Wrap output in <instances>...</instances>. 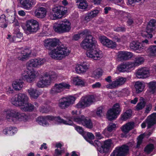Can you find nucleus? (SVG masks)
I'll return each instance as SVG.
<instances>
[{
	"label": "nucleus",
	"instance_id": "f257e3e1",
	"mask_svg": "<svg viewBox=\"0 0 156 156\" xmlns=\"http://www.w3.org/2000/svg\"><path fill=\"white\" fill-rule=\"evenodd\" d=\"M87 30L83 32V34L85 36L86 38L81 42V46L85 49L88 50L86 55L88 57L95 60H99L102 57L101 51L95 48L96 41L93 40V37Z\"/></svg>",
	"mask_w": 156,
	"mask_h": 156
},
{
	"label": "nucleus",
	"instance_id": "f03ea898",
	"mask_svg": "<svg viewBox=\"0 0 156 156\" xmlns=\"http://www.w3.org/2000/svg\"><path fill=\"white\" fill-rule=\"evenodd\" d=\"M5 112L6 118L9 122L14 123L18 121L26 122L29 119L28 115L26 114L16 110L8 109Z\"/></svg>",
	"mask_w": 156,
	"mask_h": 156
},
{
	"label": "nucleus",
	"instance_id": "7ed1b4c3",
	"mask_svg": "<svg viewBox=\"0 0 156 156\" xmlns=\"http://www.w3.org/2000/svg\"><path fill=\"white\" fill-rule=\"evenodd\" d=\"M70 53V51L67 48L58 46L51 50L49 54L52 58L61 59L68 56Z\"/></svg>",
	"mask_w": 156,
	"mask_h": 156
},
{
	"label": "nucleus",
	"instance_id": "20e7f679",
	"mask_svg": "<svg viewBox=\"0 0 156 156\" xmlns=\"http://www.w3.org/2000/svg\"><path fill=\"white\" fill-rule=\"evenodd\" d=\"M53 28L56 32L59 33L68 32L71 29V23L67 20H64L59 23H55Z\"/></svg>",
	"mask_w": 156,
	"mask_h": 156
},
{
	"label": "nucleus",
	"instance_id": "39448f33",
	"mask_svg": "<svg viewBox=\"0 0 156 156\" xmlns=\"http://www.w3.org/2000/svg\"><path fill=\"white\" fill-rule=\"evenodd\" d=\"M51 11L49 14V17L52 20L61 18L67 12L66 9L62 6H54L52 8Z\"/></svg>",
	"mask_w": 156,
	"mask_h": 156
},
{
	"label": "nucleus",
	"instance_id": "423d86ee",
	"mask_svg": "<svg viewBox=\"0 0 156 156\" xmlns=\"http://www.w3.org/2000/svg\"><path fill=\"white\" fill-rule=\"evenodd\" d=\"M29 99L28 96L25 94L19 93L15 95L11 100V102L16 106L21 107Z\"/></svg>",
	"mask_w": 156,
	"mask_h": 156
},
{
	"label": "nucleus",
	"instance_id": "0eeeda50",
	"mask_svg": "<svg viewBox=\"0 0 156 156\" xmlns=\"http://www.w3.org/2000/svg\"><path fill=\"white\" fill-rule=\"evenodd\" d=\"M96 101L95 98L93 95H88L82 97L76 105L78 108H85L89 107Z\"/></svg>",
	"mask_w": 156,
	"mask_h": 156
},
{
	"label": "nucleus",
	"instance_id": "6e6552de",
	"mask_svg": "<svg viewBox=\"0 0 156 156\" xmlns=\"http://www.w3.org/2000/svg\"><path fill=\"white\" fill-rule=\"evenodd\" d=\"M145 122L147 124V128L149 129L147 135L150 136L156 127L154 125L156 123V113H153L148 116L145 120Z\"/></svg>",
	"mask_w": 156,
	"mask_h": 156
},
{
	"label": "nucleus",
	"instance_id": "1a4fd4ad",
	"mask_svg": "<svg viewBox=\"0 0 156 156\" xmlns=\"http://www.w3.org/2000/svg\"><path fill=\"white\" fill-rule=\"evenodd\" d=\"M120 112L119 105L116 103L114 105L112 108L108 111L107 114V118L110 121L113 120L117 118Z\"/></svg>",
	"mask_w": 156,
	"mask_h": 156
},
{
	"label": "nucleus",
	"instance_id": "9d476101",
	"mask_svg": "<svg viewBox=\"0 0 156 156\" xmlns=\"http://www.w3.org/2000/svg\"><path fill=\"white\" fill-rule=\"evenodd\" d=\"M76 98L73 96H69L63 97L60 100L58 106L62 109H65L73 104Z\"/></svg>",
	"mask_w": 156,
	"mask_h": 156
},
{
	"label": "nucleus",
	"instance_id": "9b49d317",
	"mask_svg": "<svg viewBox=\"0 0 156 156\" xmlns=\"http://www.w3.org/2000/svg\"><path fill=\"white\" fill-rule=\"evenodd\" d=\"M27 30L30 34L36 33L39 29V24L36 20L31 19L26 22V24Z\"/></svg>",
	"mask_w": 156,
	"mask_h": 156
},
{
	"label": "nucleus",
	"instance_id": "f8f14e48",
	"mask_svg": "<svg viewBox=\"0 0 156 156\" xmlns=\"http://www.w3.org/2000/svg\"><path fill=\"white\" fill-rule=\"evenodd\" d=\"M70 85L64 82L55 83L51 88L50 93L54 95L62 91L65 89H69Z\"/></svg>",
	"mask_w": 156,
	"mask_h": 156
},
{
	"label": "nucleus",
	"instance_id": "ddd939ff",
	"mask_svg": "<svg viewBox=\"0 0 156 156\" xmlns=\"http://www.w3.org/2000/svg\"><path fill=\"white\" fill-rule=\"evenodd\" d=\"M37 75V72L34 70L29 71H24L21 74V77L24 80L31 83L34 81Z\"/></svg>",
	"mask_w": 156,
	"mask_h": 156
},
{
	"label": "nucleus",
	"instance_id": "4468645a",
	"mask_svg": "<svg viewBox=\"0 0 156 156\" xmlns=\"http://www.w3.org/2000/svg\"><path fill=\"white\" fill-rule=\"evenodd\" d=\"M45 62V59L43 58L31 59L27 62V67L39 68L43 65Z\"/></svg>",
	"mask_w": 156,
	"mask_h": 156
},
{
	"label": "nucleus",
	"instance_id": "2eb2a0df",
	"mask_svg": "<svg viewBox=\"0 0 156 156\" xmlns=\"http://www.w3.org/2000/svg\"><path fill=\"white\" fill-rule=\"evenodd\" d=\"M126 81V78L122 77H119L112 83L106 85V87L108 89H113L124 84Z\"/></svg>",
	"mask_w": 156,
	"mask_h": 156
},
{
	"label": "nucleus",
	"instance_id": "dca6fc26",
	"mask_svg": "<svg viewBox=\"0 0 156 156\" xmlns=\"http://www.w3.org/2000/svg\"><path fill=\"white\" fill-rule=\"evenodd\" d=\"M51 83V80L47 76H45V73L43 76L37 83V86L39 88H43L47 87Z\"/></svg>",
	"mask_w": 156,
	"mask_h": 156
},
{
	"label": "nucleus",
	"instance_id": "f3484780",
	"mask_svg": "<svg viewBox=\"0 0 156 156\" xmlns=\"http://www.w3.org/2000/svg\"><path fill=\"white\" fill-rule=\"evenodd\" d=\"M129 147H117L114 151L115 156H126L129 153Z\"/></svg>",
	"mask_w": 156,
	"mask_h": 156
},
{
	"label": "nucleus",
	"instance_id": "a211bd4d",
	"mask_svg": "<svg viewBox=\"0 0 156 156\" xmlns=\"http://www.w3.org/2000/svg\"><path fill=\"white\" fill-rule=\"evenodd\" d=\"M149 70L146 68H142L138 69L136 72L137 77L140 79L145 78L149 76Z\"/></svg>",
	"mask_w": 156,
	"mask_h": 156
},
{
	"label": "nucleus",
	"instance_id": "6ab92c4d",
	"mask_svg": "<svg viewBox=\"0 0 156 156\" xmlns=\"http://www.w3.org/2000/svg\"><path fill=\"white\" fill-rule=\"evenodd\" d=\"M31 53V51L27 48L22 49L20 53L19 56L18 57L19 60L22 61L27 60Z\"/></svg>",
	"mask_w": 156,
	"mask_h": 156
},
{
	"label": "nucleus",
	"instance_id": "aec40b11",
	"mask_svg": "<svg viewBox=\"0 0 156 156\" xmlns=\"http://www.w3.org/2000/svg\"><path fill=\"white\" fill-rule=\"evenodd\" d=\"M130 47L131 49L135 51L139 50L140 51L146 48V46L144 44L134 41H132L130 44Z\"/></svg>",
	"mask_w": 156,
	"mask_h": 156
},
{
	"label": "nucleus",
	"instance_id": "412c9836",
	"mask_svg": "<svg viewBox=\"0 0 156 156\" xmlns=\"http://www.w3.org/2000/svg\"><path fill=\"white\" fill-rule=\"evenodd\" d=\"M36 108L34 105L27 102L20 107L21 110L25 112H31Z\"/></svg>",
	"mask_w": 156,
	"mask_h": 156
},
{
	"label": "nucleus",
	"instance_id": "4be33fe9",
	"mask_svg": "<svg viewBox=\"0 0 156 156\" xmlns=\"http://www.w3.org/2000/svg\"><path fill=\"white\" fill-rule=\"evenodd\" d=\"M89 67V65L86 63H83L75 67V70L78 73H83L87 71Z\"/></svg>",
	"mask_w": 156,
	"mask_h": 156
},
{
	"label": "nucleus",
	"instance_id": "5701e85b",
	"mask_svg": "<svg viewBox=\"0 0 156 156\" xmlns=\"http://www.w3.org/2000/svg\"><path fill=\"white\" fill-rule=\"evenodd\" d=\"M30 98L37 99L40 95L41 93L38 90L32 87H30L27 90Z\"/></svg>",
	"mask_w": 156,
	"mask_h": 156
},
{
	"label": "nucleus",
	"instance_id": "b1692460",
	"mask_svg": "<svg viewBox=\"0 0 156 156\" xmlns=\"http://www.w3.org/2000/svg\"><path fill=\"white\" fill-rule=\"evenodd\" d=\"M134 125L135 124L134 122H128L122 126L121 127V129L122 132L125 134H126L134 128Z\"/></svg>",
	"mask_w": 156,
	"mask_h": 156
},
{
	"label": "nucleus",
	"instance_id": "393cba45",
	"mask_svg": "<svg viewBox=\"0 0 156 156\" xmlns=\"http://www.w3.org/2000/svg\"><path fill=\"white\" fill-rule=\"evenodd\" d=\"M130 64L131 62H130L123 63L118 66L117 68L118 70L121 72L127 71L128 70L132 68Z\"/></svg>",
	"mask_w": 156,
	"mask_h": 156
},
{
	"label": "nucleus",
	"instance_id": "a878e982",
	"mask_svg": "<svg viewBox=\"0 0 156 156\" xmlns=\"http://www.w3.org/2000/svg\"><path fill=\"white\" fill-rule=\"evenodd\" d=\"M47 11L45 8L40 7L36 9L35 11V16L38 18H42L46 15Z\"/></svg>",
	"mask_w": 156,
	"mask_h": 156
},
{
	"label": "nucleus",
	"instance_id": "bb28decb",
	"mask_svg": "<svg viewBox=\"0 0 156 156\" xmlns=\"http://www.w3.org/2000/svg\"><path fill=\"white\" fill-rule=\"evenodd\" d=\"M132 53L126 51H120L118 55V58L120 60H127L130 58L132 56Z\"/></svg>",
	"mask_w": 156,
	"mask_h": 156
},
{
	"label": "nucleus",
	"instance_id": "cd10ccee",
	"mask_svg": "<svg viewBox=\"0 0 156 156\" xmlns=\"http://www.w3.org/2000/svg\"><path fill=\"white\" fill-rule=\"evenodd\" d=\"M156 28V20L154 19L151 20L147 24L146 31L148 33L153 32Z\"/></svg>",
	"mask_w": 156,
	"mask_h": 156
},
{
	"label": "nucleus",
	"instance_id": "c85d7f7f",
	"mask_svg": "<svg viewBox=\"0 0 156 156\" xmlns=\"http://www.w3.org/2000/svg\"><path fill=\"white\" fill-rule=\"evenodd\" d=\"M64 117L67 119V121H66L63 119H61L59 116L55 117V121L60 123H63L66 125H72L73 122L72 121L70 120L68 118L69 117L66 116H64Z\"/></svg>",
	"mask_w": 156,
	"mask_h": 156
},
{
	"label": "nucleus",
	"instance_id": "c756f323",
	"mask_svg": "<svg viewBox=\"0 0 156 156\" xmlns=\"http://www.w3.org/2000/svg\"><path fill=\"white\" fill-rule=\"evenodd\" d=\"M17 129L15 127H10L4 129L3 133L6 135L12 136L17 131Z\"/></svg>",
	"mask_w": 156,
	"mask_h": 156
},
{
	"label": "nucleus",
	"instance_id": "7c9ffc66",
	"mask_svg": "<svg viewBox=\"0 0 156 156\" xmlns=\"http://www.w3.org/2000/svg\"><path fill=\"white\" fill-rule=\"evenodd\" d=\"M85 117L83 115H81L80 116H73L72 117L69 116L68 118L70 119V120H73L75 122H76L79 124H82L83 122V120Z\"/></svg>",
	"mask_w": 156,
	"mask_h": 156
},
{
	"label": "nucleus",
	"instance_id": "2f4dec72",
	"mask_svg": "<svg viewBox=\"0 0 156 156\" xmlns=\"http://www.w3.org/2000/svg\"><path fill=\"white\" fill-rule=\"evenodd\" d=\"M144 59L143 57H138L135 58L133 62H131V65L132 68L135 66H139L142 64L144 62Z\"/></svg>",
	"mask_w": 156,
	"mask_h": 156
},
{
	"label": "nucleus",
	"instance_id": "473e14b6",
	"mask_svg": "<svg viewBox=\"0 0 156 156\" xmlns=\"http://www.w3.org/2000/svg\"><path fill=\"white\" fill-rule=\"evenodd\" d=\"M23 82L20 80H16L13 82L12 86L14 89L16 90H20L23 86Z\"/></svg>",
	"mask_w": 156,
	"mask_h": 156
},
{
	"label": "nucleus",
	"instance_id": "72a5a7b5",
	"mask_svg": "<svg viewBox=\"0 0 156 156\" xmlns=\"http://www.w3.org/2000/svg\"><path fill=\"white\" fill-rule=\"evenodd\" d=\"M147 52L150 56H156V45L150 46L147 49Z\"/></svg>",
	"mask_w": 156,
	"mask_h": 156
},
{
	"label": "nucleus",
	"instance_id": "f704fd0d",
	"mask_svg": "<svg viewBox=\"0 0 156 156\" xmlns=\"http://www.w3.org/2000/svg\"><path fill=\"white\" fill-rule=\"evenodd\" d=\"M135 87L137 93H140L142 92L144 87V86L142 83L140 81L136 82L135 85Z\"/></svg>",
	"mask_w": 156,
	"mask_h": 156
},
{
	"label": "nucleus",
	"instance_id": "c9c22d12",
	"mask_svg": "<svg viewBox=\"0 0 156 156\" xmlns=\"http://www.w3.org/2000/svg\"><path fill=\"white\" fill-rule=\"evenodd\" d=\"M149 91L151 94H153L156 92V82L152 81L148 84Z\"/></svg>",
	"mask_w": 156,
	"mask_h": 156
},
{
	"label": "nucleus",
	"instance_id": "e433bc0d",
	"mask_svg": "<svg viewBox=\"0 0 156 156\" xmlns=\"http://www.w3.org/2000/svg\"><path fill=\"white\" fill-rule=\"evenodd\" d=\"M73 83L76 85L84 86L85 82L83 80L79 77H74L72 79Z\"/></svg>",
	"mask_w": 156,
	"mask_h": 156
},
{
	"label": "nucleus",
	"instance_id": "4c0bfd02",
	"mask_svg": "<svg viewBox=\"0 0 156 156\" xmlns=\"http://www.w3.org/2000/svg\"><path fill=\"white\" fill-rule=\"evenodd\" d=\"M66 153V151L64 148L62 147H57L55 150L54 156H61Z\"/></svg>",
	"mask_w": 156,
	"mask_h": 156
},
{
	"label": "nucleus",
	"instance_id": "58836bf2",
	"mask_svg": "<svg viewBox=\"0 0 156 156\" xmlns=\"http://www.w3.org/2000/svg\"><path fill=\"white\" fill-rule=\"evenodd\" d=\"M20 3L25 9H28L31 7L29 0H20Z\"/></svg>",
	"mask_w": 156,
	"mask_h": 156
},
{
	"label": "nucleus",
	"instance_id": "ea45409f",
	"mask_svg": "<svg viewBox=\"0 0 156 156\" xmlns=\"http://www.w3.org/2000/svg\"><path fill=\"white\" fill-rule=\"evenodd\" d=\"M83 137L89 143L90 140L94 139V136L93 134L91 133L85 132L83 134Z\"/></svg>",
	"mask_w": 156,
	"mask_h": 156
},
{
	"label": "nucleus",
	"instance_id": "a19ab883",
	"mask_svg": "<svg viewBox=\"0 0 156 156\" xmlns=\"http://www.w3.org/2000/svg\"><path fill=\"white\" fill-rule=\"evenodd\" d=\"M45 76H47L50 80L51 81L52 80H55L57 77V75L54 72L50 71L45 73Z\"/></svg>",
	"mask_w": 156,
	"mask_h": 156
},
{
	"label": "nucleus",
	"instance_id": "79ce46f5",
	"mask_svg": "<svg viewBox=\"0 0 156 156\" xmlns=\"http://www.w3.org/2000/svg\"><path fill=\"white\" fill-rule=\"evenodd\" d=\"M140 102L137 104L136 106V109L137 111L141 110L145 105L146 103L143 98H140Z\"/></svg>",
	"mask_w": 156,
	"mask_h": 156
},
{
	"label": "nucleus",
	"instance_id": "37998d69",
	"mask_svg": "<svg viewBox=\"0 0 156 156\" xmlns=\"http://www.w3.org/2000/svg\"><path fill=\"white\" fill-rule=\"evenodd\" d=\"M132 114V110L130 109L127 110L121 115V119L123 120H126L129 118Z\"/></svg>",
	"mask_w": 156,
	"mask_h": 156
},
{
	"label": "nucleus",
	"instance_id": "c03bdc74",
	"mask_svg": "<svg viewBox=\"0 0 156 156\" xmlns=\"http://www.w3.org/2000/svg\"><path fill=\"white\" fill-rule=\"evenodd\" d=\"M37 122L40 125L43 126H47L48 123L46 121L45 116H41L38 118Z\"/></svg>",
	"mask_w": 156,
	"mask_h": 156
},
{
	"label": "nucleus",
	"instance_id": "a18cd8bd",
	"mask_svg": "<svg viewBox=\"0 0 156 156\" xmlns=\"http://www.w3.org/2000/svg\"><path fill=\"white\" fill-rule=\"evenodd\" d=\"M22 37V34L21 33H18L16 35L14 36L12 38L10 39L11 41L13 42H19L20 41V39Z\"/></svg>",
	"mask_w": 156,
	"mask_h": 156
},
{
	"label": "nucleus",
	"instance_id": "49530a36",
	"mask_svg": "<svg viewBox=\"0 0 156 156\" xmlns=\"http://www.w3.org/2000/svg\"><path fill=\"white\" fill-rule=\"evenodd\" d=\"M102 70L100 69H96L92 73L93 76L96 79H98L102 75Z\"/></svg>",
	"mask_w": 156,
	"mask_h": 156
},
{
	"label": "nucleus",
	"instance_id": "de8ad7c7",
	"mask_svg": "<svg viewBox=\"0 0 156 156\" xmlns=\"http://www.w3.org/2000/svg\"><path fill=\"white\" fill-rule=\"evenodd\" d=\"M5 18V16L4 14L1 15L0 17V27L5 28L7 27Z\"/></svg>",
	"mask_w": 156,
	"mask_h": 156
},
{
	"label": "nucleus",
	"instance_id": "09e8293b",
	"mask_svg": "<svg viewBox=\"0 0 156 156\" xmlns=\"http://www.w3.org/2000/svg\"><path fill=\"white\" fill-rule=\"evenodd\" d=\"M83 126L88 128H91L93 127L92 123L90 119H87L85 117L83 122L82 124Z\"/></svg>",
	"mask_w": 156,
	"mask_h": 156
},
{
	"label": "nucleus",
	"instance_id": "8fccbe9b",
	"mask_svg": "<svg viewBox=\"0 0 156 156\" xmlns=\"http://www.w3.org/2000/svg\"><path fill=\"white\" fill-rule=\"evenodd\" d=\"M116 44L115 42L109 39L108 43L106 44V47L112 49L115 48L116 46Z\"/></svg>",
	"mask_w": 156,
	"mask_h": 156
},
{
	"label": "nucleus",
	"instance_id": "3c124183",
	"mask_svg": "<svg viewBox=\"0 0 156 156\" xmlns=\"http://www.w3.org/2000/svg\"><path fill=\"white\" fill-rule=\"evenodd\" d=\"M116 128V125L114 123H110L107 126L105 129H107L109 132H111L113 130H115Z\"/></svg>",
	"mask_w": 156,
	"mask_h": 156
},
{
	"label": "nucleus",
	"instance_id": "603ef678",
	"mask_svg": "<svg viewBox=\"0 0 156 156\" xmlns=\"http://www.w3.org/2000/svg\"><path fill=\"white\" fill-rule=\"evenodd\" d=\"M100 40L102 44L106 46V44L108 43L109 39L105 36H102L100 37Z\"/></svg>",
	"mask_w": 156,
	"mask_h": 156
},
{
	"label": "nucleus",
	"instance_id": "864d4df0",
	"mask_svg": "<svg viewBox=\"0 0 156 156\" xmlns=\"http://www.w3.org/2000/svg\"><path fill=\"white\" fill-rule=\"evenodd\" d=\"M110 147H98V150L101 153H106L109 151Z\"/></svg>",
	"mask_w": 156,
	"mask_h": 156
},
{
	"label": "nucleus",
	"instance_id": "5fc2aeb1",
	"mask_svg": "<svg viewBox=\"0 0 156 156\" xmlns=\"http://www.w3.org/2000/svg\"><path fill=\"white\" fill-rule=\"evenodd\" d=\"M44 45L46 48L49 49L51 47V38L47 39L45 40L44 41Z\"/></svg>",
	"mask_w": 156,
	"mask_h": 156
},
{
	"label": "nucleus",
	"instance_id": "6e6d98bb",
	"mask_svg": "<svg viewBox=\"0 0 156 156\" xmlns=\"http://www.w3.org/2000/svg\"><path fill=\"white\" fill-rule=\"evenodd\" d=\"M144 136V134H141L138 136L137 138V141L136 146H139L141 144Z\"/></svg>",
	"mask_w": 156,
	"mask_h": 156
},
{
	"label": "nucleus",
	"instance_id": "4d7b16f0",
	"mask_svg": "<svg viewBox=\"0 0 156 156\" xmlns=\"http://www.w3.org/2000/svg\"><path fill=\"white\" fill-rule=\"evenodd\" d=\"M51 47L56 46L59 44V40L56 38L51 39Z\"/></svg>",
	"mask_w": 156,
	"mask_h": 156
},
{
	"label": "nucleus",
	"instance_id": "13d9d810",
	"mask_svg": "<svg viewBox=\"0 0 156 156\" xmlns=\"http://www.w3.org/2000/svg\"><path fill=\"white\" fill-rule=\"evenodd\" d=\"M87 6L88 4L86 1L84 2L80 3L78 5V8L82 9H85L87 8Z\"/></svg>",
	"mask_w": 156,
	"mask_h": 156
},
{
	"label": "nucleus",
	"instance_id": "bf43d9fd",
	"mask_svg": "<svg viewBox=\"0 0 156 156\" xmlns=\"http://www.w3.org/2000/svg\"><path fill=\"white\" fill-rule=\"evenodd\" d=\"M39 110L42 113H45L49 112L50 111V109L48 107L42 106L40 108Z\"/></svg>",
	"mask_w": 156,
	"mask_h": 156
},
{
	"label": "nucleus",
	"instance_id": "052dcab7",
	"mask_svg": "<svg viewBox=\"0 0 156 156\" xmlns=\"http://www.w3.org/2000/svg\"><path fill=\"white\" fill-rule=\"evenodd\" d=\"M89 143L94 146H102L101 142L98 140H95L94 142L92 140H90Z\"/></svg>",
	"mask_w": 156,
	"mask_h": 156
},
{
	"label": "nucleus",
	"instance_id": "680f3d73",
	"mask_svg": "<svg viewBox=\"0 0 156 156\" xmlns=\"http://www.w3.org/2000/svg\"><path fill=\"white\" fill-rule=\"evenodd\" d=\"M121 16L123 18H130V14L128 13L121 11L120 12Z\"/></svg>",
	"mask_w": 156,
	"mask_h": 156
},
{
	"label": "nucleus",
	"instance_id": "e2e57ef3",
	"mask_svg": "<svg viewBox=\"0 0 156 156\" xmlns=\"http://www.w3.org/2000/svg\"><path fill=\"white\" fill-rule=\"evenodd\" d=\"M113 145V143L111 139H108L104 141V146H111Z\"/></svg>",
	"mask_w": 156,
	"mask_h": 156
},
{
	"label": "nucleus",
	"instance_id": "0e129e2a",
	"mask_svg": "<svg viewBox=\"0 0 156 156\" xmlns=\"http://www.w3.org/2000/svg\"><path fill=\"white\" fill-rule=\"evenodd\" d=\"M99 11L97 10H94L89 13L92 18L96 17L99 13Z\"/></svg>",
	"mask_w": 156,
	"mask_h": 156
},
{
	"label": "nucleus",
	"instance_id": "69168bd1",
	"mask_svg": "<svg viewBox=\"0 0 156 156\" xmlns=\"http://www.w3.org/2000/svg\"><path fill=\"white\" fill-rule=\"evenodd\" d=\"M114 30L118 32H124L125 31L126 28L124 27H118L114 28Z\"/></svg>",
	"mask_w": 156,
	"mask_h": 156
},
{
	"label": "nucleus",
	"instance_id": "338daca9",
	"mask_svg": "<svg viewBox=\"0 0 156 156\" xmlns=\"http://www.w3.org/2000/svg\"><path fill=\"white\" fill-rule=\"evenodd\" d=\"M153 149V147H145L144 151L146 153L148 154L151 152Z\"/></svg>",
	"mask_w": 156,
	"mask_h": 156
},
{
	"label": "nucleus",
	"instance_id": "774afa93",
	"mask_svg": "<svg viewBox=\"0 0 156 156\" xmlns=\"http://www.w3.org/2000/svg\"><path fill=\"white\" fill-rule=\"evenodd\" d=\"M76 130L80 134H81L83 136V134L85 132L84 131L82 127L79 126H77L75 127Z\"/></svg>",
	"mask_w": 156,
	"mask_h": 156
}]
</instances>
